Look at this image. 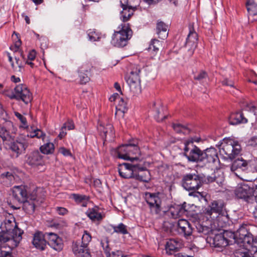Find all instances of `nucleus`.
<instances>
[{
  "instance_id": "obj_1",
  "label": "nucleus",
  "mask_w": 257,
  "mask_h": 257,
  "mask_svg": "<svg viewBox=\"0 0 257 257\" xmlns=\"http://www.w3.org/2000/svg\"><path fill=\"white\" fill-rule=\"evenodd\" d=\"M194 141L199 142V140L191 139L184 142V156L186 157L188 161L197 163L201 167L218 163L219 161L218 152L216 149L210 147L201 150L194 145Z\"/></svg>"
},
{
  "instance_id": "obj_2",
  "label": "nucleus",
  "mask_w": 257,
  "mask_h": 257,
  "mask_svg": "<svg viewBox=\"0 0 257 257\" xmlns=\"http://www.w3.org/2000/svg\"><path fill=\"white\" fill-rule=\"evenodd\" d=\"M3 225V232L0 234V242L6 243L10 250L4 249L5 245L0 247V257H14L11 249L18 246L22 239L23 232L17 225L15 218L12 217L6 219Z\"/></svg>"
},
{
  "instance_id": "obj_3",
  "label": "nucleus",
  "mask_w": 257,
  "mask_h": 257,
  "mask_svg": "<svg viewBox=\"0 0 257 257\" xmlns=\"http://www.w3.org/2000/svg\"><path fill=\"white\" fill-rule=\"evenodd\" d=\"M118 172L120 176L124 179L134 178L144 182H149L151 180L150 172L146 167L133 162L119 164Z\"/></svg>"
},
{
  "instance_id": "obj_4",
  "label": "nucleus",
  "mask_w": 257,
  "mask_h": 257,
  "mask_svg": "<svg viewBox=\"0 0 257 257\" xmlns=\"http://www.w3.org/2000/svg\"><path fill=\"white\" fill-rule=\"evenodd\" d=\"M44 194L41 188H35L26 199L22 203L23 209L27 213L31 214L34 213L35 208L40 205L44 201Z\"/></svg>"
},
{
  "instance_id": "obj_5",
  "label": "nucleus",
  "mask_w": 257,
  "mask_h": 257,
  "mask_svg": "<svg viewBox=\"0 0 257 257\" xmlns=\"http://www.w3.org/2000/svg\"><path fill=\"white\" fill-rule=\"evenodd\" d=\"M118 31L114 32L111 40V43L115 47L125 46L128 40L131 38L133 31L129 24H121L118 27Z\"/></svg>"
},
{
  "instance_id": "obj_6",
  "label": "nucleus",
  "mask_w": 257,
  "mask_h": 257,
  "mask_svg": "<svg viewBox=\"0 0 257 257\" xmlns=\"http://www.w3.org/2000/svg\"><path fill=\"white\" fill-rule=\"evenodd\" d=\"M91 235L87 231H84L81 240L74 241L72 248L77 257H91L88 244L91 240Z\"/></svg>"
},
{
  "instance_id": "obj_7",
  "label": "nucleus",
  "mask_w": 257,
  "mask_h": 257,
  "mask_svg": "<svg viewBox=\"0 0 257 257\" xmlns=\"http://www.w3.org/2000/svg\"><path fill=\"white\" fill-rule=\"evenodd\" d=\"M241 151L240 145L236 141L230 138L224 139L220 144V152L230 160L234 159Z\"/></svg>"
},
{
  "instance_id": "obj_8",
  "label": "nucleus",
  "mask_w": 257,
  "mask_h": 257,
  "mask_svg": "<svg viewBox=\"0 0 257 257\" xmlns=\"http://www.w3.org/2000/svg\"><path fill=\"white\" fill-rule=\"evenodd\" d=\"M255 188L251 183H241L238 184L235 189V195L240 199H242L248 203H252L255 199L257 200V196H254Z\"/></svg>"
},
{
  "instance_id": "obj_9",
  "label": "nucleus",
  "mask_w": 257,
  "mask_h": 257,
  "mask_svg": "<svg viewBox=\"0 0 257 257\" xmlns=\"http://www.w3.org/2000/svg\"><path fill=\"white\" fill-rule=\"evenodd\" d=\"M159 193L146 194V201L148 204L150 212L152 215L160 216L162 212V198Z\"/></svg>"
},
{
  "instance_id": "obj_10",
  "label": "nucleus",
  "mask_w": 257,
  "mask_h": 257,
  "mask_svg": "<svg viewBox=\"0 0 257 257\" xmlns=\"http://www.w3.org/2000/svg\"><path fill=\"white\" fill-rule=\"evenodd\" d=\"M203 178L197 174L184 175L182 180V186L187 190H197L202 185Z\"/></svg>"
},
{
  "instance_id": "obj_11",
  "label": "nucleus",
  "mask_w": 257,
  "mask_h": 257,
  "mask_svg": "<svg viewBox=\"0 0 257 257\" xmlns=\"http://www.w3.org/2000/svg\"><path fill=\"white\" fill-rule=\"evenodd\" d=\"M9 97L11 99L21 100L25 103L28 104L32 100V95L26 85L19 84L17 85L14 92Z\"/></svg>"
},
{
  "instance_id": "obj_12",
  "label": "nucleus",
  "mask_w": 257,
  "mask_h": 257,
  "mask_svg": "<svg viewBox=\"0 0 257 257\" xmlns=\"http://www.w3.org/2000/svg\"><path fill=\"white\" fill-rule=\"evenodd\" d=\"M224 203L221 200L212 201L207 207L204 209L203 213L207 218H212L213 213L220 214L223 211Z\"/></svg>"
},
{
  "instance_id": "obj_13",
  "label": "nucleus",
  "mask_w": 257,
  "mask_h": 257,
  "mask_svg": "<svg viewBox=\"0 0 257 257\" xmlns=\"http://www.w3.org/2000/svg\"><path fill=\"white\" fill-rule=\"evenodd\" d=\"M47 244L53 249L60 251L63 248L62 238L57 234L53 232H46Z\"/></svg>"
},
{
  "instance_id": "obj_14",
  "label": "nucleus",
  "mask_w": 257,
  "mask_h": 257,
  "mask_svg": "<svg viewBox=\"0 0 257 257\" xmlns=\"http://www.w3.org/2000/svg\"><path fill=\"white\" fill-rule=\"evenodd\" d=\"M178 233L185 237L190 236L193 231V228L190 222L184 219H179L176 224Z\"/></svg>"
},
{
  "instance_id": "obj_15",
  "label": "nucleus",
  "mask_w": 257,
  "mask_h": 257,
  "mask_svg": "<svg viewBox=\"0 0 257 257\" xmlns=\"http://www.w3.org/2000/svg\"><path fill=\"white\" fill-rule=\"evenodd\" d=\"M186 205L185 202L181 205H173L170 207L168 213L172 218L175 219L187 215L188 211L186 208Z\"/></svg>"
},
{
  "instance_id": "obj_16",
  "label": "nucleus",
  "mask_w": 257,
  "mask_h": 257,
  "mask_svg": "<svg viewBox=\"0 0 257 257\" xmlns=\"http://www.w3.org/2000/svg\"><path fill=\"white\" fill-rule=\"evenodd\" d=\"M46 239V233L43 234L41 232L38 231L34 234L32 243L37 249L44 250L47 244Z\"/></svg>"
},
{
  "instance_id": "obj_17",
  "label": "nucleus",
  "mask_w": 257,
  "mask_h": 257,
  "mask_svg": "<svg viewBox=\"0 0 257 257\" xmlns=\"http://www.w3.org/2000/svg\"><path fill=\"white\" fill-rule=\"evenodd\" d=\"M26 189L23 186H15L13 188V197L19 203H22L28 196Z\"/></svg>"
},
{
  "instance_id": "obj_18",
  "label": "nucleus",
  "mask_w": 257,
  "mask_h": 257,
  "mask_svg": "<svg viewBox=\"0 0 257 257\" xmlns=\"http://www.w3.org/2000/svg\"><path fill=\"white\" fill-rule=\"evenodd\" d=\"M86 215L93 222H100L105 216L103 212H100V209L97 206L89 208L86 212Z\"/></svg>"
},
{
  "instance_id": "obj_19",
  "label": "nucleus",
  "mask_w": 257,
  "mask_h": 257,
  "mask_svg": "<svg viewBox=\"0 0 257 257\" xmlns=\"http://www.w3.org/2000/svg\"><path fill=\"white\" fill-rule=\"evenodd\" d=\"M97 130L100 135L103 138L106 139L108 136L110 138L113 137V128L112 124L107 123L105 125L102 123L99 122Z\"/></svg>"
},
{
  "instance_id": "obj_20",
  "label": "nucleus",
  "mask_w": 257,
  "mask_h": 257,
  "mask_svg": "<svg viewBox=\"0 0 257 257\" xmlns=\"http://www.w3.org/2000/svg\"><path fill=\"white\" fill-rule=\"evenodd\" d=\"M181 246L180 241L176 239H170L166 243L165 250L168 254L171 255L174 252L178 251Z\"/></svg>"
},
{
  "instance_id": "obj_21",
  "label": "nucleus",
  "mask_w": 257,
  "mask_h": 257,
  "mask_svg": "<svg viewBox=\"0 0 257 257\" xmlns=\"http://www.w3.org/2000/svg\"><path fill=\"white\" fill-rule=\"evenodd\" d=\"M139 141L138 140H133L130 141L127 144V151L128 156L132 157H137V160H139V157L141 155V152L138 147Z\"/></svg>"
},
{
  "instance_id": "obj_22",
  "label": "nucleus",
  "mask_w": 257,
  "mask_h": 257,
  "mask_svg": "<svg viewBox=\"0 0 257 257\" xmlns=\"http://www.w3.org/2000/svg\"><path fill=\"white\" fill-rule=\"evenodd\" d=\"M127 153V144L120 146L117 148L115 151L117 157L119 159L125 160H130L132 162L137 160V157H133V158L128 156Z\"/></svg>"
},
{
  "instance_id": "obj_23",
  "label": "nucleus",
  "mask_w": 257,
  "mask_h": 257,
  "mask_svg": "<svg viewBox=\"0 0 257 257\" xmlns=\"http://www.w3.org/2000/svg\"><path fill=\"white\" fill-rule=\"evenodd\" d=\"M141 69L140 68L136 67L130 73L129 77L126 80L128 85L132 86H136V85L140 83V73Z\"/></svg>"
},
{
  "instance_id": "obj_24",
  "label": "nucleus",
  "mask_w": 257,
  "mask_h": 257,
  "mask_svg": "<svg viewBox=\"0 0 257 257\" xmlns=\"http://www.w3.org/2000/svg\"><path fill=\"white\" fill-rule=\"evenodd\" d=\"M229 124L232 125H236L240 123H246L247 120L243 116L242 112H236L232 113L228 118Z\"/></svg>"
},
{
  "instance_id": "obj_25",
  "label": "nucleus",
  "mask_w": 257,
  "mask_h": 257,
  "mask_svg": "<svg viewBox=\"0 0 257 257\" xmlns=\"http://www.w3.org/2000/svg\"><path fill=\"white\" fill-rule=\"evenodd\" d=\"M197 34L193 31H190L186 39V46L189 47V50L191 53L193 52L197 46Z\"/></svg>"
},
{
  "instance_id": "obj_26",
  "label": "nucleus",
  "mask_w": 257,
  "mask_h": 257,
  "mask_svg": "<svg viewBox=\"0 0 257 257\" xmlns=\"http://www.w3.org/2000/svg\"><path fill=\"white\" fill-rule=\"evenodd\" d=\"M27 147V145L25 143L19 141L11 143L10 146L11 150L16 153V157H18L20 154L24 152Z\"/></svg>"
},
{
  "instance_id": "obj_27",
  "label": "nucleus",
  "mask_w": 257,
  "mask_h": 257,
  "mask_svg": "<svg viewBox=\"0 0 257 257\" xmlns=\"http://www.w3.org/2000/svg\"><path fill=\"white\" fill-rule=\"evenodd\" d=\"M248 166V162L243 159L242 158L235 160L232 163L231 166V170L234 172L238 169H240L242 171L247 170Z\"/></svg>"
},
{
  "instance_id": "obj_28",
  "label": "nucleus",
  "mask_w": 257,
  "mask_h": 257,
  "mask_svg": "<svg viewBox=\"0 0 257 257\" xmlns=\"http://www.w3.org/2000/svg\"><path fill=\"white\" fill-rule=\"evenodd\" d=\"M27 163L31 166H37L42 164V158L39 152L31 153L27 160Z\"/></svg>"
},
{
  "instance_id": "obj_29",
  "label": "nucleus",
  "mask_w": 257,
  "mask_h": 257,
  "mask_svg": "<svg viewBox=\"0 0 257 257\" xmlns=\"http://www.w3.org/2000/svg\"><path fill=\"white\" fill-rule=\"evenodd\" d=\"M168 25L165 24L163 22L158 21L157 23V33L159 37L162 39H165L168 36L167 30Z\"/></svg>"
},
{
  "instance_id": "obj_30",
  "label": "nucleus",
  "mask_w": 257,
  "mask_h": 257,
  "mask_svg": "<svg viewBox=\"0 0 257 257\" xmlns=\"http://www.w3.org/2000/svg\"><path fill=\"white\" fill-rule=\"evenodd\" d=\"M236 244L238 245H240V246L248 248L252 244H254V239H253L252 235L250 233L247 235L240 238L239 240H236Z\"/></svg>"
},
{
  "instance_id": "obj_31",
  "label": "nucleus",
  "mask_w": 257,
  "mask_h": 257,
  "mask_svg": "<svg viewBox=\"0 0 257 257\" xmlns=\"http://www.w3.org/2000/svg\"><path fill=\"white\" fill-rule=\"evenodd\" d=\"M212 244L216 247H224L228 245V243L225 240L221 233L216 234L213 238Z\"/></svg>"
},
{
  "instance_id": "obj_32",
  "label": "nucleus",
  "mask_w": 257,
  "mask_h": 257,
  "mask_svg": "<svg viewBox=\"0 0 257 257\" xmlns=\"http://www.w3.org/2000/svg\"><path fill=\"white\" fill-rule=\"evenodd\" d=\"M72 198L74 200L77 204H80L82 207H86L89 197L86 195L78 194H72Z\"/></svg>"
},
{
  "instance_id": "obj_33",
  "label": "nucleus",
  "mask_w": 257,
  "mask_h": 257,
  "mask_svg": "<svg viewBox=\"0 0 257 257\" xmlns=\"http://www.w3.org/2000/svg\"><path fill=\"white\" fill-rule=\"evenodd\" d=\"M233 254L235 257H252L248 248L240 245H239V248L234 251Z\"/></svg>"
},
{
  "instance_id": "obj_34",
  "label": "nucleus",
  "mask_w": 257,
  "mask_h": 257,
  "mask_svg": "<svg viewBox=\"0 0 257 257\" xmlns=\"http://www.w3.org/2000/svg\"><path fill=\"white\" fill-rule=\"evenodd\" d=\"M0 179L5 185L9 186L14 183L15 177L12 173L8 172L3 173L1 175Z\"/></svg>"
},
{
  "instance_id": "obj_35",
  "label": "nucleus",
  "mask_w": 257,
  "mask_h": 257,
  "mask_svg": "<svg viewBox=\"0 0 257 257\" xmlns=\"http://www.w3.org/2000/svg\"><path fill=\"white\" fill-rule=\"evenodd\" d=\"M123 10L120 13V19L122 22H125L127 21L133 15L134 11L131 9L128 8L127 7L121 6Z\"/></svg>"
},
{
  "instance_id": "obj_36",
  "label": "nucleus",
  "mask_w": 257,
  "mask_h": 257,
  "mask_svg": "<svg viewBox=\"0 0 257 257\" xmlns=\"http://www.w3.org/2000/svg\"><path fill=\"white\" fill-rule=\"evenodd\" d=\"M161 46V43L160 41L157 39H153L151 42L148 50L153 56H155Z\"/></svg>"
},
{
  "instance_id": "obj_37",
  "label": "nucleus",
  "mask_w": 257,
  "mask_h": 257,
  "mask_svg": "<svg viewBox=\"0 0 257 257\" xmlns=\"http://www.w3.org/2000/svg\"><path fill=\"white\" fill-rule=\"evenodd\" d=\"M141 0H120L121 6L127 7L132 10H135L139 6Z\"/></svg>"
},
{
  "instance_id": "obj_38",
  "label": "nucleus",
  "mask_w": 257,
  "mask_h": 257,
  "mask_svg": "<svg viewBox=\"0 0 257 257\" xmlns=\"http://www.w3.org/2000/svg\"><path fill=\"white\" fill-rule=\"evenodd\" d=\"M224 237L225 240L227 241L228 245L232 244L233 242L236 243V233L232 231H224L222 234Z\"/></svg>"
},
{
  "instance_id": "obj_39",
  "label": "nucleus",
  "mask_w": 257,
  "mask_h": 257,
  "mask_svg": "<svg viewBox=\"0 0 257 257\" xmlns=\"http://www.w3.org/2000/svg\"><path fill=\"white\" fill-rule=\"evenodd\" d=\"M86 65H82L79 69L78 72L79 73L80 81L81 84H86L90 80L89 77L86 74L84 73V71L87 72L88 70H85Z\"/></svg>"
},
{
  "instance_id": "obj_40",
  "label": "nucleus",
  "mask_w": 257,
  "mask_h": 257,
  "mask_svg": "<svg viewBox=\"0 0 257 257\" xmlns=\"http://www.w3.org/2000/svg\"><path fill=\"white\" fill-rule=\"evenodd\" d=\"M41 152L44 154H52L54 151V145L52 143H47L42 146L40 148Z\"/></svg>"
},
{
  "instance_id": "obj_41",
  "label": "nucleus",
  "mask_w": 257,
  "mask_h": 257,
  "mask_svg": "<svg viewBox=\"0 0 257 257\" xmlns=\"http://www.w3.org/2000/svg\"><path fill=\"white\" fill-rule=\"evenodd\" d=\"M113 232L122 234H126L128 233L127 226L122 223L118 224L117 225H112Z\"/></svg>"
},
{
  "instance_id": "obj_42",
  "label": "nucleus",
  "mask_w": 257,
  "mask_h": 257,
  "mask_svg": "<svg viewBox=\"0 0 257 257\" xmlns=\"http://www.w3.org/2000/svg\"><path fill=\"white\" fill-rule=\"evenodd\" d=\"M163 108L161 104L158 105V107L155 108V111L156 114L155 115V118L157 121H161L164 120L166 116L162 114Z\"/></svg>"
},
{
  "instance_id": "obj_43",
  "label": "nucleus",
  "mask_w": 257,
  "mask_h": 257,
  "mask_svg": "<svg viewBox=\"0 0 257 257\" xmlns=\"http://www.w3.org/2000/svg\"><path fill=\"white\" fill-rule=\"evenodd\" d=\"M88 36L90 41H96L100 38V34L95 29H90L87 31Z\"/></svg>"
},
{
  "instance_id": "obj_44",
  "label": "nucleus",
  "mask_w": 257,
  "mask_h": 257,
  "mask_svg": "<svg viewBox=\"0 0 257 257\" xmlns=\"http://www.w3.org/2000/svg\"><path fill=\"white\" fill-rule=\"evenodd\" d=\"M236 236V240H239L240 238H242L247 235L250 233L248 232L246 228V225H242L240 226L235 232Z\"/></svg>"
},
{
  "instance_id": "obj_45",
  "label": "nucleus",
  "mask_w": 257,
  "mask_h": 257,
  "mask_svg": "<svg viewBox=\"0 0 257 257\" xmlns=\"http://www.w3.org/2000/svg\"><path fill=\"white\" fill-rule=\"evenodd\" d=\"M117 111H120L122 113H125L127 110V102L122 98H118V102L116 106Z\"/></svg>"
},
{
  "instance_id": "obj_46",
  "label": "nucleus",
  "mask_w": 257,
  "mask_h": 257,
  "mask_svg": "<svg viewBox=\"0 0 257 257\" xmlns=\"http://www.w3.org/2000/svg\"><path fill=\"white\" fill-rule=\"evenodd\" d=\"M27 136L29 138H33L36 137L38 139H41L43 141H44V139L46 137V134L41 130L39 129H37L35 130L33 132H31L30 134H27Z\"/></svg>"
},
{
  "instance_id": "obj_47",
  "label": "nucleus",
  "mask_w": 257,
  "mask_h": 257,
  "mask_svg": "<svg viewBox=\"0 0 257 257\" xmlns=\"http://www.w3.org/2000/svg\"><path fill=\"white\" fill-rule=\"evenodd\" d=\"M15 116L20 120L21 122V127L24 128L28 127L27 119L25 117L18 112H15Z\"/></svg>"
},
{
  "instance_id": "obj_48",
  "label": "nucleus",
  "mask_w": 257,
  "mask_h": 257,
  "mask_svg": "<svg viewBox=\"0 0 257 257\" xmlns=\"http://www.w3.org/2000/svg\"><path fill=\"white\" fill-rule=\"evenodd\" d=\"M0 137L3 141H6L10 139L9 132L4 127L0 126Z\"/></svg>"
},
{
  "instance_id": "obj_49",
  "label": "nucleus",
  "mask_w": 257,
  "mask_h": 257,
  "mask_svg": "<svg viewBox=\"0 0 257 257\" xmlns=\"http://www.w3.org/2000/svg\"><path fill=\"white\" fill-rule=\"evenodd\" d=\"M173 127L174 130L178 133H182L185 134L187 131L186 126L179 123L173 124Z\"/></svg>"
},
{
  "instance_id": "obj_50",
  "label": "nucleus",
  "mask_w": 257,
  "mask_h": 257,
  "mask_svg": "<svg viewBox=\"0 0 257 257\" xmlns=\"http://www.w3.org/2000/svg\"><path fill=\"white\" fill-rule=\"evenodd\" d=\"M196 228L198 232L203 233L204 234L208 233L209 231V228L208 227L203 225L200 223L196 224Z\"/></svg>"
},
{
  "instance_id": "obj_51",
  "label": "nucleus",
  "mask_w": 257,
  "mask_h": 257,
  "mask_svg": "<svg viewBox=\"0 0 257 257\" xmlns=\"http://www.w3.org/2000/svg\"><path fill=\"white\" fill-rule=\"evenodd\" d=\"M101 245L103 247L105 254H107L110 252L111 249L109 246L108 239L107 238H104L101 240Z\"/></svg>"
},
{
  "instance_id": "obj_52",
  "label": "nucleus",
  "mask_w": 257,
  "mask_h": 257,
  "mask_svg": "<svg viewBox=\"0 0 257 257\" xmlns=\"http://www.w3.org/2000/svg\"><path fill=\"white\" fill-rule=\"evenodd\" d=\"M207 77L206 72L204 71H201L194 76L195 80L201 81Z\"/></svg>"
},
{
  "instance_id": "obj_53",
  "label": "nucleus",
  "mask_w": 257,
  "mask_h": 257,
  "mask_svg": "<svg viewBox=\"0 0 257 257\" xmlns=\"http://www.w3.org/2000/svg\"><path fill=\"white\" fill-rule=\"evenodd\" d=\"M55 209L57 214L60 215H65L68 213V210L64 207H56Z\"/></svg>"
},
{
  "instance_id": "obj_54",
  "label": "nucleus",
  "mask_w": 257,
  "mask_h": 257,
  "mask_svg": "<svg viewBox=\"0 0 257 257\" xmlns=\"http://www.w3.org/2000/svg\"><path fill=\"white\" fill-rule=\"evenodd\" d=\"M248 146L257 148V136L252 137L247 142Z\"/></svg>"
},
{
  "instance_id": "obj_55",
  "label": "nucleus",
  "mask_w": 257,
  "mask_h": 257,
  "mask_svg": "<svg viewBox=\"0 0 257 257\" xmlns=\"http://www.w3.org/2000/svg\"><path fill=\"white\" fill-rule=\"evenodd\" d=\"M246 7H247V10L248 11V12L250 16H254L256 15L255 13L253 12V9L254 7L250 3V1H248L246 3Z\"/></svg>"
},
{
  "instance_id": "obj_56",
  "label": "nucleus",
  "mask_w": 257,
  "mask_h": 257,
  "mask_svg": "<svg viewBox=\"0 0 257 257\" xmlns=\"http://www.w3.org/2000/svg\"><path fill=\"white\" fill-rule=\"evenodd\" d=\"M63 128L65 129L67 128L68 130H73L74 128V124L73 121L71 120H68L66 122H65L63 125Z\"/></svg>"
},
{
  "instance_id": "obj_57",
  "label": "nucleus",
  "mask_w": 257,
  "mask_h": 257,
  "mask_svg": "<svg viewBox=\"0 0 257 257\" xmlns=\"http://www.w3.org/2000/svg\"><path fill=\"white\" fill-rule=\"evenodd\" d=\"M222 84L223 85L228 86L231 87H234V82L232 80L227 78H225L223 80H222Z\"/></svg>"
},
{
  "instance_id": "obj_58",
  "label": "nucleus",
  "mask_w": 257,
  "mask_h": 257,
  "mask_svg": "<svg viewBox=\"0 0 257 257\" xmlns=\"http://www.w3.org/2000/svg\"><path fill=\"white\" fill-rule=\"evenodd\" d=\"M106 257H122L121 255V252L117 250L116 252L112 251L111 253L109 252L106 254Z\"/></svg>"
},
{
  "instance_id": "obj_59",
  "label": "nucleus",
  "mask_w": 257,
  "mask_h": 257,
  "mask_svg": "<svg viewBox=\"0 0 257 257\" xmlns=\"http://www.w3.org/2000/svg\"><path fill=\"white\" fill-rule=\"evenodd\" d=\"M36 56V52L35 50H32L30 51L28 55V60L30 61H33Z\"/></svg>"
},
{
  "instance_id": "obj_60",
  "label": "nucleus",
  "mask_w": 257,
  "mask_h": 257,
  "mask_svg": "<svg viewBox=\"0 0 257 257\" xmlns=\"http://www.w3.org/2000/svg\"><path fill=\"white\" fill-rule=\"evenodd\" d=\"M246 110L252 111L254 112V115H256L257 108L251 104H247L246 106Z\"/></svg>"
},
{
  "instance_id": "obj_61",
  "label": "nucleus",
  "mask_w": 257,
  "mask_h": 257,
  "mask_svg": "<svg viewBox=\"0 0 257 257\" xmlns=\"http://www.w3.org/2000/svg\"><path fill=\"white\" fill-rule=\"evenodd\" d=\"M60 152L65 156H68L71 155L70 151L65 148H61L60 149Z\"/></svg>"
},
{
  "instance_id": "obj_62",
  "label": "nucleus",
  "mask_w": 257,
  "mask_h": 257,
  "mask_svg": "<svg viewBox=\"0 0 257 257\" xmlns=\"http://www.w3.org/2000/svg\"><path fill=\"white\" fill-rule=\"evenodd\" d=\"M64 130H65V128H63V126L61 128V131L58 135V137L61 139H62L63 137H64L65 136V135H66V132H65Z\"/></svg>"
},
{
  "instance_id": "obj_63",
  "label": "nucleus",
  "mask_w": 257,
  "mask_h": 257,
  "mask_svg": "<svg viewBox=\"0 0 257 257\" xmlns=\"http://www.w3.org/2000/svg\"><path fill=\"white\" fill-rule=\"evenodd\" d=\"M15 60H16V63L18 65V66L20 69L19 71H20L21 69L23 67L22 62L21 61H20V60H19V58H18L15 57Z\"/></svg>"
},
{
  "instance_id": "obj_64",
  "label": "nucleus",
  "mask_w": 257,
  "mask_h": 257,
  "mask_svg": "<svg viewBox=\"0 0 257 257\" xmlns=\"http://www.w3.org/2000/svg\"><path fill=\"white\" fill-rule=\"evenodd\" d=\"M252 215L254 221L257 223V205L256 207H255V209L252 212Z\"/></svg>"
}]
</instances>
